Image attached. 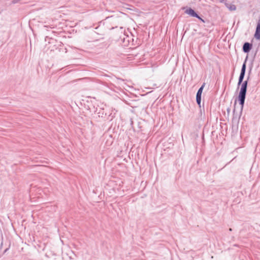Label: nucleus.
I'll use <instances>...</instances> for the list:
<instances>
[{"label":"nucleus","mask_w":260,"mask_h":260,"mask_svg":"<svg viewBox=\"0 0 260 260\" xmlns=\"http://www.w3.org/2000/svg\"><path fill=\"white\" fill-rule=\"evenodd\" d=\"M236 101H235V106L236 105Z\"/></svg>","instance_id":"obj_13"},{"label":"nucleus","mask_w":260,"mask_h":260,"mask_svg":"<svg viewBox=\"0 0 260 260\" xmlns=\"http://www.w3.org/2000/svg\"><path fill=\"white\" fill-rule=\"evenodd\" d=\"M48 40V43L49 44H54L55 43H57L56 41L53 39L50 38L48 37L45 38V41H47Z\"/></svg>","instance_id":"obj_7"},{"label":"nucleus","mask_w":260,"mask_h":260,"mask_svg":"<svg viewBox=\"0 0 260 260\" xmlns=\"http://www.w3.org/2000/svg\"><path fill=\"white\" fill-rule=\"evenodd\" d=\"M185 13L190 15L191 17L199 18V15L195 12V11L191 8L187 9L185 11Z\"/></svg>","instance_id":"obj_5"},{"label":"nucleus","mask_w":260,"mask_h":260,"mask_svg":"<svg viewBox=\"0 0 260 260\" xmlns=\"http://www.w3.org/2000/svg\"><path fill=\"white\" fill-rule=\"evenodd\" d=\"M230 109H227V111H228V112H230Z\"/></svg>","instance_id":"obj_11"},{"label":"nucleus","mask_w":260,"mask_h":260,"mask_svg":"<svg viewBox=\"0 0 260 260\" xmlns=\"http://www.w3.org/2000/svg\"><path fill=\"white\" fill-rule=\"evenodd\" d=\"M252 48V44L249 42L244 43L242 47V50L244 53H248L250 52Z\"/></svg>","instance_id":"obj_4"},{"label":"nucleus","mask_w":260,"mask_h":260,"mask_svg":"<svg viewBox=\"0 0 260 260\" xmlns=\"http://www.w3.org/2000/svg\"><path fill=\"white\" fill-rule=\"evenodd\" d=\"M226 6L230 10H232V11H233V10H235L236 9V7L235 5H230L229 7L228 6V4H225Z\"/></svg>","instance_id":"obj_9"},{"label":"nucleus","mask_w":260,"mask_h":260,"mask_svg":"<svg viewBox=\"0 0 260 260\" xmlns=\"http://www.w3.org/2000/svg\"><path fill=\"white\" fill-rule=\"evenodd\" d=\"M107 109L104 108H100L97 114L99 117L103 118L105 120L111 121L114 116L111 113H107Z\"/></svg>","instance_id":"obj_2"},{"label":"nucleus","mask_w":260,"mask_h":260,"mask_svg":"<svg viewBox=\"0 0 260 260\" xmlns=\"http://www.w3.org/2000/svg\"><path fill=\"white\" fill-rule=\"evenodd\" d=\"M205 83H204L199 88V89H198V91H197V94H200V95H202V92H203V90L205 87Z\"/></svg>","instance_id":"obj_8"},{"label":"nucleus","mask_w":260,"mask_h":260,"mask_svg":"<svg viewBox=\"0 0 260 260\" xmlns=\"http://www.w3.org/2000/svg\"><path fill=\"white\" fill-rule=\"evenodd\" d=\"M247 59V56L246 57V58L245 60H244V61L242 64V66L241 72H240V76H239V79H238V86H240L241 84V83H242V82L243 81L244 76L245 75Z\"/></svg>","instance_id":"obj_3"},{"label":"nucleus","mask_w":260,"mask_h":260,"mask_svg":"<svg viewBox=\"0 0 260 260\" xmlns=\"http://www.w3.org/2000/svg\"><path fill=\"white\" fill-rule=\"evenodd\" d=\"M202 95L196 94V102L197 104L201 107Z\"/></svg>","instance_id":"obj_6"},{"label":"nucleus","mask_w":260,"mask_h":260,"mask_svg":"<svg viewBox=\"0 0 260 260\" xmlns=\"http://www.w3.org/2000/svg\"><path fill=\"white\" fill-rule=\"evenodd\" d=\"M197 18L199 19V20H200V21H202L203 22H205L204 20L200 16H199V17Z\"/></svg>","instance_id":"obj_10"},{"label":"nucleus","mask_w":260,"mask_h":260,"mask_svg":"<svg viewBox=\"0 0 260 260\" xmlns=\"http://www.w3.org/2000/svg\"><path fill=\"white\" fill-rule=\"evenodd\" d=\"M252 70V67L250 68V70L249 71V75L247 77V80L245 81L242 82L241 83V86L240 88V90L238 96V101L239 103V104L241 105V109H240V115L238 116L237 114L236 115L235 114V109L234 108L233 110V121H234L235 119L237 118L238 116V119L240 118L242 112L243 111V107L244 105L245 100L246 99V92H247V85H248V81L250 78L249 75L251 73Z\"/></svg>","instance_id":"obj_1"},{"label":"nucleus","mask_w":260,"mask_h":260,"mask_svg":"<svg viewBox=\"0 0 260 260\" xmlns=\"http://www.w3.org/2000/svg\"><path fill=\"white\" fill-rule=\"evenodd\" d=\"M133 123V121L131 120V124L132 125Z\"/></svg>","instance_id":"obj_12"}]
</instances>
